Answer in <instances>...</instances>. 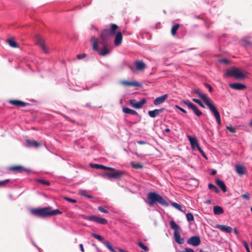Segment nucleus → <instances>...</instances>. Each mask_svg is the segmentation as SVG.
<instances>
[{
	"label": "nucleus",
	"instance_id": "1",
	"mask_svg": "<svg viewBox=\"0 0 252 252\" xmlns=\"http://www.w3.org/2000/svg\"><path fill=\"white\" fill-rule=\"evenodd\" d=\"M194 93L198 94V96L204 101L205 104L208 107L210 111L215 117L217 122L219 126L221 125V119L220 113L216 107L213 105V101L205 94H202L199 90H194Z\"/></svg>",
	"mask_w": 252,
	"mask_h": 252
},
{
	"label": "nucleus",
	"instance_id": "2",
	"mask_svg": "<svg viewBox=\"0 0 252 252\" xmlns=\"http://www.w3.org/2000/svg\"><path fill=\"white\" fill-rule=\"evenodd\" d=\"M31 213L38 217L46 218L62 214V212L59 209L51 210V207L33 209Z\"/></svg>",
	"mask_w": 252,
	"mask_h": 252
},
{
	"label": "nucleus",
	"instance_id": "3",
	"mask_svg": "<svg viewBox=\"0 0 252 252\" xmlns=\"http://www.w3.org/2000/svg\"><path fill=\"white\" fill-rule=\"evenodd\" d=\"M118 28V26L116 24H110V29H106L103 30L101 32L99 36V43L102 46H108L111 36L116 33Z\"/></svg>",
	"mask_w": 252,
	"mask_h": 252
},
{
	"label": "nucleus",
	"instance_id": "4",
	"mask_svg": "<svg viewBox=\"0 0 252 252\" xmlns=\"http://www.w3.org/2000/svg\"><path fill=\"white\" fill-rule=\"evenodd\" d=\"M147 198L148 204L151 206H153L156 202H158L163 206H168V202L161 195L156 192H149Z\"/></svg>",
	"mask_w": 252,
	"mask_h": 252
},
{
	"label": "nucleus",
	"instance_id": "5",
	"mask_svg": "<svg viewBox=\"0 0 252 252\" xmlns=\"http://www.w3.org/2000/svg\"><path fill=\"white\" fill-rule=\"evenodd\" d=\"M170 226L172 229L174 230V237L175 241L179 244H183L185 242L184 238H181L180 235L181 228L176 222L173 221H170L169 222Z\"/></svg>",
	"mask_w": 252,
	"mask_h": 252
},
{
	"label": "nucleus",
	"instance_id": "6",
	"mask_svg": "<svg viewBox=\"0 0 252 252\" xmlns=\"http://www.w3.org/2000/svg\"><path fill=\"white\" fill-rule=\"evenodd\" d=\"M224 75L229 77L233 76L237 79H242L246 76L245 73L240 71L237 68L228 69Z\"/></svg>",
	"mask_w": 252,
	"mask_h": 252
},
{
	"label": "nucleus",
	"instance_id": "7",
	"mask_svg": "<svg viewBox=\"0 0 252 252\" xmlns=\"http://www.w3.org/2000/svg\"><path fill=\"white\" fill-rule=\"evenodd\" d=\"M80 216L84 219L93 221L101 224H106L108 222L106 219L99 218L94 215L86 216L85 215H81Z\"/></svg>",
	"mask_w": 252,
	"mask_h": 252
},
{
	"label": "nucleus",
	"instance_id": "8",
	"mask_svg": "<svg viewBox=\"0 0 252 252\" xmlns=\"http://www.w3.org/2000/svg\"><path fill=\"white\" fill-rule=\"evenodd\" d=\"M111 171L112 172L111 173H104L102 175V176L108 179H120L124 175L123 171L117 170L116 169H115V170Z\"/></svg>",
	"mask_w": 252,
	"mask_h": 252
},
{
	"label": "nucleus",
	"instance_id": "9",
	"mask_svg": "<svg viewBox=\"0 0 252 252\" xmlns=\"http://www.w3.org/2000/svg\"><path fill=\"white\" fill-rule=\"evenodd\" d=\"M35 41L36 44L38 45L40 48H41L45 53H48V50L45 45L44 41L40 35H36L35 36Z\"/></svg>",
	"mask_w": 252,
	"mask_h": 252
},
{
	"label": "nucleus",
	"instance_id": "10",
	"mask_svg": "<svg viewBox=\"0 0 252 252\" xmlns=\"http://www.w3.org/2000/svg\"><path fill=\"white\" fill-rule=\"evenodd\" d=\"M146 102V99L145 98H142L140 101L137 102L135 99H131L129 100V104L135 109L141 108Z\"/></svg>",
	"mask_w": 252,
	"mask_h": 252
},
{
	"label": "nucleus",
	"instance_id": "11",
	"mask_svg": "<svg viewBox=\"0 0 252 252\" xmlns=\"http://www.w3.org/2000/svg\"><path fill=\"white\" fill-rule=\"evenodd\" d=\"M187 243L194 246H197L200 244V239L198 236H194L189 238Z\"/></svg>",
	"mask_w": 252,
	"mask_h": 252
},
{
	"label": "nucleus",
	"instance_id": "12",
	"mask_svg": "<svg viewBox=\"0 0 252 252\" xmlns=\"http://www.w3.org/2000/svg\"><path fill=\"white\" fill-rule=\"evenodd\" d=\"M120 84L125 86H134V87H139L141 84L135 81H128L126 80H121L120 81Z\"/></svg>",
	"mask_w": 252,
	"mask_h": 252
},
{
	"label": "nucleus",
	"instance_id": "13",
	"mask_svg": "<svg viewBox=\"0 0 252 252\" xmlns=\"http://www.w3.org/2000/svg\"><path fill=\"white\" fill-rule=\"evenodd\" d=\"M41 146V143L35 140H26V146L29 148H37Z\"/></svg>",
	"mask_w": 252,
	"mask_h": 252
},
{
	"label": "nucleus",
	"instance_id": "14",
	"mask_svg": "<svg viewBox=\"0 0 252 252\" xmlns=\"http://www.w3.org/2000/svg\"><path fill=\"white\" fill-rule=\"evenodd\" d=\"M215 227L227 233H231L232 230V228L231 227L225 225L217 224Z\"/></svg>",
	"mask_w": 252,
	"mask_h": 252
},
{
	"label": "nucleus",
	"instance_id": "15",
	"mask_svg": "<svg viewBox=\"0 0 252 252\" xmlns=\"http://www.w3.org/2000/svg\"><path fill=\"white\" fill-rule=\"evenodd\" d=\"M164 110V108H161L159 109H155L154 110H150L148 111V115L151 118H155L159 115Z\"/></svg>",
	"mask_w": 252,
	"mask_h": 252
},
{
	"label": "nucleus",
	"instance_id": "16",
	"mask_svg": "<svg viewBox=\"0 0 252 252\" xmlns=\"http://www.w3.org/2000/svg\"><path fill=\"white\" fill-rule=\"evenodd\" d=\"M188 138L190 142V145L193 148H197L199 146L197 140L195 137L188 135Z\"/></svg>",
	"mask_w": 252,
	"mask_h": 252
},
{
	"label": "nucleus",
	"instance_id": "17",
	"mask_svg": "<svg viewBox=\"0 0 252 252\" xmlns=\"http://www.w3.org/2000/svg\"><path fill=\"white\" fill-rule=\"evenodd\" d=\"M229 86L231 88L237 90H243L246 88V85L240 83H232Z\"/></svg>",
	"mask_w": 252,
	"mask_h": 252
},
{
	"label": "nucleus",
	"instance_id": "18",
	"mask_svg": "<svg viewBox=\"0 0 252 252\" xmlns=\"http://www.w3.org/2000/svg\"><path fill=\"white\" fill-rule=\"evenodd\" d=\"M136 69L138 71H143L146 67V64L142 61H136L135 62Z\"/></svg>",
	"mask_w": 252,
	"mask_h": 252
},
{
	"label": "nucleus",
	"instance_id": "19",
	"mask_svg": "<svg viewBox=\"0 0 252 252\" xmlns=\"http://www.w3.org/2000/svg\"><path fill=\"white\" fill-rule=\"evenodd\" d=\"M167 97L168 95L167 94L157 97L154 101V104L157 105L162 103L165 101V100L167 99Z\"/></svg>",
	"mask_w": 252,
	"mask_h": 252
},
{
	"label": "nucleus",
	"instance_id": "20",
	"mask_svg": "<svg viewBox=\"0 0 252 252\" xmlns=\"http://www.w3.org/2000/svg\"><path fill=\"white\" fill-rule=\"evenodd\" d=\"M9 103L13 105L21 107H25L28 104V103L19 100H10Z\"/></svg>",
	"mask_w": 252,
	"mask_h": 252
},
{
	"label": "nucleus",
	"instance_id": "21",
	"mask_svg": "<svg viewBox=\"0 0 252 252\" xmlns=\"http://www.w3.org/2000/svg\"><path fill=\"white\" fill-rule=\"evenodd\" d=\"M235 170L239 175H243L246 173V169L243 165L237 164L235 166Z\"/></svg>",
	"mask_w": 252,
	"mask_h": 252
},
{
	"label": "nucleus",
	"instance_id": "22",
	"mask_svg": "<svg viewBox=\"0 0 252 252\" xmlns=\"http://www.w3.org/2000/svg\"><path fill=\"white\" fill-rule=\"evenodd\" d=\"M122 39L123 36L122 33L121 32H118L114 41L115 46H117L120 45L122 43Z\"/></svg>",
	"mask_w": 252,
	"mask_h": 252
},
{
	"label": "nucleus",
	"instance_id": "23",
	"mask_svg": "<svg viewBox=\"0 0 252 252\" xmlns=\"http://www.w3.org/2000/svg\"><path fill=\"white\" fill-rule=\"evenodd\" d=\"M217 185L222 189L223 192H225L227 191L226 187L224 182L219 179L216 180Z\"/></svg>",
	"mask_w": 252,
	"mask_h": 252
},
{
	"label": "nucleus",
	"instance_id": "24",
	"mask_svg": "<svg viewBox=\"0 0 252 252\" xmlns=\"http://www.w3.org/2000/svg\"><path fill=\"white\" fill-rule=\"evenodd\" d=\"M213 211L215 215H219L223 213V210L220 206H215L213 208Z\"/></svg>",
	"mask_w": 252,
	"mask_h": 252
},
{
	"label": "nucleus",
	"instance_id": "25",
	"mask_svg": "<svg viewBox=\"0 0 252 252\" xmlns=\"http://www.w3.org/2000/svg\"><path fill=\"white\" fill-rule=\"evenodd\" d=\"M92 41H93V49L94 51H98V39L94 36L91 39Z\"/></svg>",
	"mask_w": 252,
	"mask_h": 252
},
{
	"label": "nucleus",
	"instance_id": "26",
	"mask_svg": "<svg viewBox=\"0 0 252 252\" xmlns=\"http://www.w3.org/2000/svg\"><path fill=\"white\" fill-rule=\"evenodd\" d=\"M9 169L11 171L21 172L24 170L23 167L20 165L12 166L9 167Z\"/></svg>",
	"mask_w": 252,
	"mask_h": 252
},
{
	"label": "nucleus",
	"instance_id": "27",
	"mask_svg": "<svg viewBox=\"0 0 252 252\" xmlns=\"http://www.w3.org/2000/svg\"><path fill=\"white\" fill-rule=\"evenodd\" d=\"M123 111L126 114H129L132 115H137V112L133 110L130 109L127 107H124L123 108Z\"/></svg>",
	"mask_w": 252,
	"mask_h": 252
},
{
	"label": "nucleus",
	"instance_id": "28",
	"mask_svg": "<svg viewBox=\"0 0 252 252\" xmlns=\"http://www.w3.org/2000/svg\"><path fill=\"white\" fill-rule=\"evenodd\" d=\"M194 113L198 117L202 115V113L197 108V107L194 104L190 108Z\"/></svg>",
	"mask_w": 252,
	"mask_h": 252
},
{
	"label": "nucleus",
	"instance_id": "29",
	"mask_svg": "<svg viewBox=\"0 0 252 252\" xmlns=\"http://www.w3.org/2000/svg\"><path fill=\"white\" fill-rule=\"evenodd\" d=\"M103 49L99 53V55L102 56H104L109 53V50L107 48L108 46H103Z\"/></svg>",
	"mask_w": 252,
	"mask_h": 252
},
{
	"label": "nucleus",
	"instance_id": "30",
	"mask_svg": "<svg viewBox=\"0 0 252 252\" xmlns=\"http://www.w3.org/2000/svg\"><path fill=\"white\" fill-rule=\"evenodd\" d=\"M103 243L110 251L112 252H116L109 242L107 241H104Z\"/></svg>",
	"mask_w": 252,
	"mask_h": 252
},
{
	"label": "nucleus",
	"instance_id": "31",
	"mask_svg": "<svg viewBox=\"0 0 252 252\" xmlns=\"http://www.w3.org/2000/svg\"><path fill=\"white\" fill-rule=\"evenodd\" d=\"M131 166L136 169H142L143 168L144 165L143 164L141 163H134V162H131Z\"/></svg>",
	"mask_w": 252,
	"mask_h": 252
},
{
	"label": "nucleus",
	"instance_id": "32",
	"mask_svg": "<svg viewBox=\"0 0 252 252\" xmlns=\"http://www.w3.org/2000/svg\"><path fill=\"white\" fill-rule=\"evenodd\" d=\"M179 25L178 24H176L174 25L171 29V34L173 35H175L177 31L179 29Z\"/></svg>",
	"mask_w": 252,
	"mask_h": 252
},
{
	"label": "nucleus",
	"instance_id": "33",
	"mask_svg": "<svg viewBox=\"0 0 252 252\" xmlns=\"http://www.w3.org/2000/svg\"><path fill=\"white\" fill-rule=\"evenodd\" d=\"M8 44L9 46L13 48H16L18 47L17 43L15 40L12 39H9L8 40Z\"/></svg>",
	"mask_w": 252,
	"mask_h": 252
},
{
	"label": "nucleus",
	"instance_id": "34",
	"mask_svg": "<svg viewBox=\"0 0 252 252\" xmlns=\"http://www.w3.org/2000/svg\"><path fill=\"white\" fill-rule=\"evenodd\" d=\"M187 220L189 222L194 220V217L191 213H188L186 214Z\"/></svg>",
	"mask_w": 252,
	"mask_h": 252
},
{
	"label": "nucleus",
	"instance_id": "35",
	"mask_svg": "<svg viewBox=\"0 0 252 252\" xmlns=\"http://www.w3.org/2000/svg\"><path fill=\"white\" fill-rule=\"evenodd\" d=\"M208 188L210 189H213L216 193H219L220 192V190L219 189L214 185L212 184H209L208 185Z\"/></svg>",
	"mask_w": 252,
	"mask_h": 252
},
{
	"label": "nucleus",
	"instance_id": "36",
	"mask_svg": "<svg viewBox=\"0 0 252 252\" xmlns=\"http://www.w3.org/2000/svg\"><path fill=\"white\" fill-rule=\"evenodd\" d=\"M172 205L175 208H176L177 209H178V210L180 211H182V212H185V210H182V206L176 203V202H174V203H172Z\"/></svg>",
	"mask_w": 252,
	"mask_h": 252
},
{
	"label": "nucleus",
	"instance_id": "37",
	"mask_svg": "<svg viewBox=\"0 0 252 252\" xmlns=\"http://www.w3.org/2000/svg\"><path fill=\"white\" fill-rule=\"evenodd\" d=\"M137 245L143 250H144L145 251H148L149 250L148 247L145 246L143 243L140 242H138L137 243Z\"/></svg>",
	"mask_w": 252,
	"mask_h": 252
},
{
	"label": "nucleus",
	"instance_id": "38",
	"mask_svg": "<svg viewBox=\"0 0 252 252\" xmlns=\"http://www.w3.org/2000/svg\"><path fill=\"white\" fill-rule=\"evenodd\" d=\"M182 103L187 105L189 109L194 105L189 100H183Z\"/></svg>",
	"mask_w": 252,
	"mask_h": 252
},
{
	"label": "nucleus",
	"instance_id": "39",
	"mask_svg": "<svg viewBox=\"0 0 252 252\" xmlns=\"http://www.w3.org/2000/svg\"><path fill=\"white\" fill-rule=\"evenodd\" d=\"M92 235L95 238L97 239V240H98L99 241H103L104 239L103 238L99 235H98V234H96L95 233H92Z\"/></svg>",
	"mask_w": 252,
	"mask_h": 252
},
{
	"label": "nucleus",
	"instance_id": "40",
	"mask_svg": "<svg viewBox=\"0 0 252 252\" xmlns=\"http://www.w3.org/2000/svg\"><path fill=\"white\" fill-rule=\"evenodd\" d=\"M242 45H243V46H244L245 47H249V46H251L252 45V43L248 40L244 39L243 40Z\"/></svg>",
	"mask_w": 252,
	"mask_h": 252
},
{
	"label": "nucleus",
	"instance_id": "41",
	"mask_svg": "<svg viewBox=\"0 0 252 252\" xmlns=\"http://www.w3.org/2000/svg\"><path fill=\"white\" fill-rule=\"evenodd\" d=\"M100 169L107 170H115V168L105 166L104 165L100 164Z\"/></svg>",
	"mask_w": 252,
	"mask_h": 252
},
{
	"label": "nucleus",
	"instance_id": "42",
	"mask_svg": "<svg viewBox=\"0 0 252 252\" xmlns=\"http://www.w3.org/2000/svg\"><path fill=\"white\" fill-rule=\"evenodd\" d=\"M192 101H194V102L197 103L200 106H201L203 108H204V105L203 104L202 102L199 99H196V98H193Z\"/></svg>",
	"mask_w": 252,
	"mask_h": 252
},
{
	"label": "nucleus",
	"instance_id": "43",
	"mask_svg": "<svg viewBox=\"0 0 252 252\" xmlns=\"http://www.w3.org/2000/svg\"><path fill=\"white\" fill-rule=\"evenodd\" d=\"M63 198L68 202H70L74 203L77 202V200L76 199L70 198L66 196H63Z\"/></svg>",
	"mask_w": 252,
	"mask_h": 252
},
{
	"label": "nucleus",
	"instance_id": "44",
	"mask_svg": "<svg viewBox=\"0 0 252 252\" xmlns=\"http://www.w3.org/2000/svg\"><path fill=\"white\" fill-rule=\"evenodd\" d=\"M226 128L231 132V133H235L236 132V129L232 127L231 126H227Z\"/></svg>",
	"mask_w": 252,
	"mask_h": 252
},
{
	"label": "nucleus",
	"instance_id": "45",
	"mask_svg": "<svg viewBox=\"0 0 252 252\" xmlns=\"http://www.w3.org/2000/svg\"><path fill=\"white\" fill-rule=\"evenodd\" d=\"M97 209L101 212L104 213H108V210L105 209L102 206H99L97 207Z\"/></svg>",
	"mask_w": 252,
	"mask_h": 252
},
{
	"label": "nucleus",
	"instance_id": "46",
	"mask_svg": "<svg viewBox=\"0 0 252 252\" xmlns=\"http://www.w3.org/2000/svg\"><path fill=\"white\" fill-rule=\"evenodd\" d=\"M38 182L46 186H49L50 185V183L49 182L47 181H45L44 180L40 179L38 180Z\"/></svg>",
	"mask_w": 252,
	"mask_h": 252
},
{
	"label": "nucleus",
	"instance_id": "47",
	"mask_svg": "<svg viewBox=\"0 0 252 252\" xmlns=\"http://www.w3.org/2000/svg\"><path fill=\"white\" fill-rule=\"evenodd\" d=\"M9 182V179H6L3 181H0V187H2L5 185L7 183Z\"/></svg>",
	"mask_w": 252,
	"mask_h": 252
},
{
	"label": "nucleus",
	"instance_id": "48",
	"mask_svg": "<svg viewBox=\"0 0 252 252\" xmlns=\"http://www.w3.org/2000/svg\"><path fill=\"white\" fill-rule=\"evenodd\" d=\"M86 56V54H78L77 55V58L78 60H81L85 58Z\"/></svg>",
	"mask_w": 252,
	"mask_h": 252
},
{
	"label": "nucleus",
	"instance_id": "49",
	"mask_svg": "<svg viewBox=\"0 0 252 252\" xmlns=\"http://www.w3.org/2000/svg\"><path fill=\"white\" fill-rule=\"evenodd\" d=\"M90 166L94 168L100 169V164L91 163Z\"/></svg>",
	"mask_w": 252,
	"mask_h": 252
},
{
	"label": "nucleus",
	"instance_id": "50",
	"mask_svg": "<svg viewBox=\"0 0 252 252\" xmlns=\"http://www.w3.org/2000/svg\"><path fill=\"white\" fill-rule=\"evenodd\" d=\"M204 85L205 86L208 88L209 89V91L210 92H212L213 90V88L211 87V85H210L209 84H207V83H205L204 84Z\"/></svg>",
	"mask_w": 252,
	"mask_h": 252
},
{
	"label": "nucleus",
	"instance_id": "51",
	"mask_svg": "<svg viewBox=\"0 0 252 252\" xmlns=\"http://www.w3.org/2000/svg\"><path fill=\"white\" fill-rule=\"evenodd\" d=\"M175 107L176 108H177V109H178L179 110H180L181 111H182V112H183L184 113H185V114H186V113H187V111H186L185 109H183L182 108H181V107H180L179 106H178V105H176L175 106Z\"/></svg>",
	"mask_w": 252,
	"mask_h": 252
},
{
	"label": "nucleus",
	"instance_id": "52",
	"mask_svg": "<svg viewBox=\"0 0 252 252\" xmlns=\"http://www.w3.org/2000/svg\"><path fill=\"white\" fill-rule=\"evenodd\" d=\"M198 150L200 152V153L202 154V155L205 158H206V155L205 153H204L203 151L201 149V148L199 146L197 148Z\"/></svg>",
	"mask_w": 252,
	"mask_h": 252
},
{
	"label": "nucleus",
	"instance_id": "53",
	"mask_svg": "<svg viewBox=\"0 0 252 252\" xmlns=\"http://www.w3.org/2000/svg\"><path fill=\"white\" fill-rule=\"evenodd\" d=\"M241 196L243 198H245V199H250V195H249V193H245V194H243Z\"/></svg>",
	"mask_w": 252,
	"mask_h": 252
},
{
	"label": "nucleus",
	"instance_id": "54",
	"mask_svg": "<svg viewBox=\"0 0 252 252\" xmlns=\"http://www.w3.org/2000/svg\"><path fill=\"white\" fill-rule=\"evenodd\" d=\"M181 252H194V251L192 249L186 248H185V251Z\"/></svg>",
	"mask_w": 252,
	"mask_h": 252
},
{
	"label": "nucleus",
	"instance_id": "55",
	"mask_svg": "<svg viewBox=\"0 0 252 252\" xmlns=\"http://www.w3.org/2000/svg\"><path fill=\"white\" fill-rule=\"evenodd\" d=\"M220 62L224 63H228L229 61L227 59L223 58L220 60Z\"/></svg>",
	"mask_w": 252,
	"mask_h": 252
},
{
	"label": "nucleus",
	"instance_id": "56",
	"mask_svg": "<svg viewBox=\"0 0 252 252\" xmlns=\"http://www.w3.org/2000/svg\"><path fill=\"white\" fill-rule=\"evenodd\" d=\"M244 246H245V248H246V250H247V252H250V249H249V248L248 245V244L247 243V242H245H245H244Z\"/></svg>",
	"mask_w": 252,
	"mask_h": 252
},
{
	"label": "nucleus",
	"instance_id": "57",
	"mask_svg": "<svg viewBox=\"0 0 252 252\" xmlns=\"http://www.w3.org/2000/svg\"><path fill=\"white\" fill-rule=\"evenodd\" d=\"M80 194L81 195H82V196H86V197H87L88 198H93V196L91 195H90V194H83L82 193H80Z\"/></svg>",
	"mask_w": 252,
	"mask_h": 252
},
{
	"label": "nucleus",
	"instance_id": "58",
	"mask_svg": "<svg viewBox=\"0 0 252 252\" xmlns=\"http://www.w3.org/2000/svg\"><path fill=\"white\" fill-rule=\"evenodd\" d=\"M137 143L140 145H142V144H145L146 143V142H145L144 141H137Z\"/></svg>",
	"mask_w": 252,
	"mask_h": 252
},
{
	"label": "nucleus",
	"instance_id": "59",
	"mask_svg": "<svg viewBox=\"0 0 252 252\" xmlns=\"http://www.w3.org/2000/svg\"><path fill=\"white\" fill-rule=\"evenodd\" d=\"M80 249H81V251L82 252H84V247H83V244H80Z\"/></svg>",
	"mask_w": 252,
	"mask_h": 252
},
{
	"label": "nucleus",
	"instance_id": "60",
	"mask_svg": "<svg viewBox=\"0 0 252 252\" xmlns=\"http://www.w3.org/2000/svg\"><path fill=\"white\" fill-rule=\"evenodd\" d=\"M234 233H235L236 235H237L238 234L239 232H238V229L236 228H235L234 229Z\"/></svg>",
	"mask_w": 252,
	"mask_h": 252
},
{
	"label": "nucleus",
	"instance_id": "61",
	"mask_svg": "<svg viewBox=\"0 0 252 252\" xmlns=\"http://www.w3.org/2000/svg\"><path fill=\"white\" fill-rule=\"evenodd\" d=\"M217 173V171L215 170H213L211 172V174L212 175H215Z\"/></svg>",
	"mask_w": 252,
	"mask_h": 252
},
{
	"label": "nucleus",
	"instance_id": "62",
	"mask_svg": "<svg viewBox=\"0 0 252 252\" xmlns=\"http://www.w3.org/2000/svg\"><path fill=\"white\" fill-rule=\"evenodd\" d=\"M118 251H119L120 252H127L126 251H125V250H123V249H121V248H118Z\"/></svg>",
	"mask_w": 252,
	"mask_h": 252
},
{
	"label": "nucleus",
	"instance_id": "63",
	"mask_svg": "<svg viewBox=\"0 0 252 252\" xmlns=\"http://www.w3.org/2000/svg\"><path fill=\"white\" fill-rule=\"evenodd\" d=\"M164 131L166 132H169L170 131V129L168 128H166L164 129Z\"/></svg>",
	"mask_w": 252,
	"mask_h": 252
},
{
	"label": "nucleus",
	"instance_id": "64",
	"mask_svg": "<svg viewBox=\"0 0 252 252\" xmlns=\"http://www.w3.org/2000/svg\"><path fill=\"white\" fill-rule=\"evenodd\" d=\"M249 125L250 126L252 127V120L251 121V122H250Z\"/></svg>",
	"mask_w": 252,
	"mask_h": 252
}]
</instances>
